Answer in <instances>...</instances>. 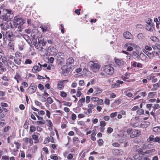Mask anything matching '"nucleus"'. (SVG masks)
Listing matches in <instances>:
<instances>
[{
    "mask_svg": "<svg viewBox=\"0 0 160 160\" xmlns=\"http://www.w3.org/2000/svg\"><path fill=\"white\" fill-rule=\"evenodd\" d=\"M1 59L2 62H0V71L1 72H5L6 71V68L3 64L8 68H13L14 67H16L12 61L6 57H2Z\"/></svg>",
    "mask_w": 160,
    "mask_h": 160,
    "instance_id": "nucleus-1",
    "label": "nucleus"
},
{
    "mask_svg": "<svg viewBox=\"0 0 160 160\" xmlns=\"http://www.w3.org/2000/svg\"><path fill=\"white\" fill-rule=\"evenodd\" d=\"M1 32L3 34V39L5 40L6 38H8L10 41L13 40L14 35L11 31H1Z\"/></svg>",
    "mask_w": 160,
    "mask_h": 160,
    "instance_id": "nucleus-2",
    "label": "nucleus"
},
{
    "mask_svg": "<svg viewBox=\"0 0 160 160\" xmlns=\"http://www.w3.org/2000/svg\"><path fill=\"white\" fill-rule=\"evenodd\" d=\"M22 56L21 54L19 52H16L15 53L14 57V63L16 66V67L18 68L16 65H20L22 62Z\"/></svg>",
    "mask_w": 160,
    "mask_h": 160,
    "instance_id": "nucleus-3",
    "label": "nucleus"
},
{
    "mask_svg": "<svg viewBox=\"0 0 160 160\" xmlns=\"http://www.w3.org/2000/svg\"><path fill=\"white\" fill-rule=\"evenodd\" d=\"M117 138L119 142L123 143L126 141L127 137L125 132L121 131L117 134Z\"/></svg>",
    "mask_w": 160,
    "mask_h": 160,
    "instance_id": "nucleus-4",
    "label": "nucleus"
},
{
    "mask_svg": "<svg viewBox=\"0 0 160 160\" xmlns=\"http://www.w3.org/2000/svg\"><path fill=\"white\" fill-rule=\"evenodd\" d=\"M146 23H147L146 29L150 32H153L154 30V28L152 20L150 18H148L146 20Z\"/></svg>",
    "mask_w": 160,
    "mask_h": 160,
    "instance_id": "nucleus-5",
    "label": "nucleus"
},
{
    "mask_svg": "<svg viewBox=\"0 0 160 160\" xmlns=\"http://www.w3.org/2000/svg\"><path fill=\"white\" fill-rule=\"evenodd\" d=\"M124 46L128 51H131L133 50V48H136L138 47L137 45L130 42L126 43Z\"/></svg>",
    "mask_w": 160,
    "mask_h": 160,
    "instance_id": "nucleus-6",
    "label": "nucleus"
},
{
    "mask_svg": "<svg viewBox=\"0 0 160 160\" xmlns=\"http://www.w3.org/2000/svg\"><path fill=\"white\" fill-rule=\"evenodd\" d=\"M91 67L92 71L94 72L98 71L100 68V65L98 63L92 62Z\"/></svg>",
    "mask_w": 160,
    "mask_h": 160,
    "instance_id": "nucleus-7",
    "label": "nucleus"
},
{
    "mask_svg": "<svg viewBox=\"0 0 160 160\" xmlns=\"http://www.w3.org/2000/svg\"><path fill=\"white\" fill-rule=\"evenodd\" d=\"M114 60L116 64L119 66H124L126 64V62L124 59L115 58Z\"/></svg>",
    "mask_w": 160,
    "mask_h": 160,
    "instance_id": "nucleus-8",
    "label": "nucleus"
},
{
    "mask_svg": "<svg viewBox=\"0 0 160 160\" xmlns=\"http://www.w3.org/2000/svg\"><path fill=\"white\" fill-rule=\"evenodd\" d=\"M104 71L107 74L111 75L113 72V69L111 66L106 65L105 66Z\"/></svg>",
    "mask_w": 160,
    "mask_h": 160,
    "instance_id": "nucleus-9",
    "label": "nucleus"
},
{
    "mask_svg": "<svg viewBox=\"0 0 160 160\" xmlns=\"http://www.w3.org/2000/svg\"><path fill=\"white\" fill-rule=\"evenodd\" d=\"M57 60L59 61L60 62H63L64 58V54L63 53L59 52L56 55Z\"/></svg>",
    "mask_w": 160,
    "mask_h": 160,
    "instance_id": "nucleus-10",
    "label": "nucleus"
},
{
    "mask_svg": "<svg viewBox=\"0 0 160 160\" xmlns=\"http://www.w3.org/2000/svg\"><path fill=\"white\" fill-rule=\"evenodd\" d=\"M146 78L148 80H151L152 83H155L158 81L157 78L154 76L153 73H152L147 76Z\"/></svg>",
    "mask_w": 160,
    "mask_h": 160,
    "instance_id": "nucleus-11",
    "label": "nucleus"
},
{
    "mask_svg": "<svg viewBox=\"0 0 160 160\" xmlns=\"http://www.w3.org/2000/svg\"><path fill=\"white\" fill-rule=\"evenodd\" d=\"M147 147V145H144L140 148L137 149L136 152L140 154L145 155V152H143V150L144 149L146 148Z\"/></svg>",
    "mask_w": 160,
    "mask_h": 160,
    "instance_id": "nucleus-12",
    "label": "nucleus"
},
{
    "mask_svg": "<svg viewBox=\"0 0 160 160\" xmlns=\"http://www.w3.org/2000/svg\"><path fill=\"white\" fill-rule=\"evenodd\" d=\"M140 134L141 132L139 131L134 129L132 131L130 135V137L132 138H133L140 135Z\"/></svg>",
    "mask_w": 160,
    "mask_h": 160,
    "instance_id": "nucleus-13",
    "label": "nucleus"
},
{
    "mask_svg": "<svg viewBox=\"0 0 160 160\" xmlns=\"http://www.w3.org/2000/svg\"><path fill=\"white\" fill-rule=\"evenodd\" d=\"M68 81V80H65L59 82L58 84V88L60 90H62L64 87V83Z\"/></svg>",
    "mask_w": 160,
    "mask_h": 160,
    "instance_id": "nucleus-14",
    "label": "nucleus"
},
{
    "mask_svg": "<svg viewBox=\"0 0 160 160\" xmlns=\"http://www.w3.org/2000/svg\"><path fill=\"white\" fill-rule=\"evenodd\" d=\"M61 69L62 71V73L64 76H67L69 72V69L68 68L67 66H63L61 68Z\"/></svg>",
    "mask_w": 160,
    "mask_h": 160,
    "instance_id": "nucleus-15",
    "label": "nucleus"
},
{
    "mask_svg": "<svg viewBox=\"0 0 160 160\" xmlns=\"http://www.w3.org/2000/svg\"><path fill=\"white\" fill-rule=\"evenodd\" d=\"M14 19L16 21V23L18 25L19 24L20 25V26L22 25L25 22V21L24 20L21 18H17V17H15Z\"/></svg>",
    "mask_w": 160,
    "mask_h": 160,
    "instance_id": "nucleus-16",
    "label": "nucleus"
},
{
    "mask_svg": "<svg viewBox=\"0 0 160 160\" xmlns=\"http://www.w3.org/2000/svg\"><path fill=\"white\" fill-rule=\"evenodd\" d=\"M123 35L124 37L127 39H130L132 38V34L128 31L124 32Z\"/></svg>",
    "mask_w": 160,
    "mask_h": 160,
    "instance_id": "nucleus-17",
    "label": "nucleus"
},
{
    "mask_svg": "<svg viewBox=\"0 0 160 160\" xmlns=\"http://www.w3.org/2000/svg\"><path fill=\"white\" fill-rule=\"evenodd\" d=\"M41 70V67H39L37 65H34L32 69V71L33 73H37Z\"/></svg>",
    "mask_w": 160,
    "mask_h": 160,
    "instance_id": "nucleus-18",
    "label": "nucleus"
},
{
    "mask_svg": "<svg viewBox=\"0 0 160 160\" xmlns=\"http://www.w3.org/2000/svg\"><path fill=\"white\" fill-rule=\"evenodd\" d=\"M155 153V150L154 149L147 150L145 151V154H147L148 155L151 156Z\"/></svg>",
    "mask_w": 160,
    "mask_h": 160,
    "instance_id": "nucleus-19",
    "label": "nucleus"
},
{
    "mask_svg": "<svg viewBox=\"0 0 160 160\" xmlns=\"http://www.w3.org/2000/svg\"><path fill=\"white\" fill-rule=\"evenodd\" d=\"M133 157L136 160H150V159L147 157H145L143 159H142L141 157H139L138 155H136L134 156Z\"/></svg>",
    "mask_w": 160,
    "mask_h": 160,
    "instance_id": "nucleus-20",
    "label": "nucleus"
},
{
    "mask_svg": "<svg viewBox=\"0 0 160 160\" xmlns=\"http://www.w3.org/2000/svg\"><path fill=\"white\" fill-rule=\"evenodd\" d=\"M40 28L41 29L42 31L43 32H45L48 29V24H44L41 26Z\"/></svg>",
    "mask_w": 160,
    "mask_h": 160,
    "instance_id": "nucleus-21",
    "label": "nucleus"
},
{
    "mask_svg": "<svg viewBox=\"0 0 160 160\" xmlns=\"http://www.w3.org/2000/svg\"><path fill=\"white\" fill-rule=\"evenodd\" d=\"M132 65L134 67H137L138 68H142V64L141 63L135 62H132Z\"/></svg>",
    "mask_w": 160,
    "mask_h": 160,
    "instance_id": "nucleus-22",
    "label": "nucleus"
},
{
    "mask_svg": "<svg viewBox=\"0 0 160 160\" xmlns=\"http://www.w3.org/2000/svg\"><path fill=\"white\" fill-rule=\"evenodd\" d=\"M36 87H30L28 88V91L29 93L32 94L34 92L36 91Z\"/></svg>",
    "mask_w": 160,
    "mask_h": 160,
    "instance_id": "nucleus-23",
    "label": "nucleus"
},
{
    "mask_svg": "<svg viewBox=\"0 0 160 160\" xmlns=\"http://www.w3.org/2000/svg\"><path fill=\"white\" fill-rule=\"evenodd\" d=\"M14 78L17 81L18 83L19 82V80H21V77L20 74L19 72H17L14 76Z\"/></svg>",
    "mask_w": 160,
    "mask_h": 160,
    "instance_id": "nucleus-24",
    "label": "nucleus"
},
{
    "mask_svg": "<svg viewBox=\"0 0 160 160\" xmlns=\"http://www.w3.org/2000/svg\"><path fill=\"white\" fill-rule=\"evenodd\" d=\"M23 140L26 142H29L31 145H32L33 144V141L31 138H23Z\"/></svg>",
    "mask_w": 160,
    "mask_h": 160,
    "instance_id": "nucleus-25",
    "label": "nucleus"
},
{
    "mask_svg": "<svg viewBox=\"0 0 160 160\" xmlns=\"http://www.w3.org/2000/svg\"><path fill=\"white\" fill-rule=\"evenodd\" d=\"M139 58L142 61H147L148 60L147 57L142 53H141L140 54Z\"/></svg>",
    "mask_w": 160,
    "mask_h": 160,
    "instance_id": "nucleus-26",
    "label": "nucleus"
},
{
    "mask_svg": "<svg viewBox=\"0 0 160 160\" xmlns=\"http://www.w3.org/2000/svg\"><path fill=\"white\" fill-rule=\"evenodd\" d=\"M160 86V80L158 82L156 83L153 84V88L152 89V90H156Z\"/></svg>",
    "mask_w": 160,
    "mask_h": 160,
    "instance_id": "nucleus-27",
    "label": "nucleus"
},
{
    "mask_svg": "<svg viewBox=\"0 0 160 160\" xmlns=\"http://www.w3.org/2000/svg\"><path fill=\"white\" fill-rule=\"evenodd\" d=\"M85 102V98H82L79 100L78 102V104L79 107H81L83 106V103H84Z\"/></svg>",
    "mask_w": 160,
    "mask_h": 160,
    "instance_id": "nucleus-28",
    "label": "nucleus"
},
{
    "mask_svg": "<svg viewBox=\"0 0 160 160\" xmlns=\"http://www.w3.org/2000/svg\"><path fill=\"white\" fill-rule=\"evenodd\" d=\"M74 61L72 58H70L67 60L66 64L67 65L72 64L73 63Z\"/></svg>",
    "mask_w": 160,
    "mask_h": 160,
    "instance_id": "nucleus-29",
    "label": "nucleus"
},
{
    "mask_svg": "<svg viewBox=\"0 0 160 160\" xmlns=\"http://www.w3.org/2000/svg\"><path fill=\"white\" fill-rule=\"evenodd\" d=\"M51 53L52 55H56L58 53V50L57 49L54 48V47H52L50 49Z\"/></svg>",
    "mask_w": 160,
    "mask_h": 160,
    "instance_id": "nucleus-30",
    "label": "nucleus"
},
{
    "mask_svg": "<svg viewBox=\"0 0 160 160\" xmlns=\"http://www.w3.org/2000/svg\"><path fill=\"white\" fill-rule=\"evenodd\" d=\"M51 159L53 160H61L62 158L60 157L55 155H51L50 157Z\"/></svg>",
    "mask_w": 160,
    "mask_h": 160,
    "instance_id": "nucleus-31",
    "label": "nucleus"
},
{
    "mask_svg": "<svg viewBox=\"0 0 160 160\" xmlns=\"http://www.w3.org/2000/svg\"><path fill=\"white\" fill-rule=\"evenodd\" d=\"M154 136L153 135H150L149 138L147 139V141L150 143L154 141Z\"/></svg>",
    "mask_w": 160,
    "mask_h": 160,
    "instance_id": "nucleus-32",
    "label": "nucleus"
},
{
    "mask_svg": "<svg viewBox=\"0 0 160 160\" xmlns=\"http://www.w3.org/2000/svg\"><path fill=\"white\" fill-rule=\"evenodd\" d=\"M115 151L118 155H122L123 153V151L121 149H116Z\"/></svg>",
    "mask_w": 160,
    "mask_h": 160,
    "instance_id": "nucleus-33",
    "label": "nucleus"
},
{
    "mask_svg": "<svg viewBox=\"0 0 160 160\" xmlns=\"http://www.w3.org/2000/svg\"><path fill=\"white\" fill-rule=\"evenodd\" d=\"M150 38L152 41L155 42H158L159 41V39L156 36H152Z\"/></svg>",
    "mask_w": 160,
    "mask_h": 160,
    "instance_id": "nucleus-34",
    "label": "nucleus"
},
{
    "mask_svg": "<svg viewBox=\"0 0 160 160\" xmlns=\"http://www.w3.org/2000/svg\"><path fill=\"white\" fill-rule=\"evenodd\" d=\"M96 82V80L94 79H91L90 80V82H88L87 85V87H88L90 84H93L95 83Z\"/></svg>",
    "mask_w": 160,
    "mask_h": 160,
    "instance_id": "nucleus-35",
    "label": "nucleus"
},
{
    "mask_svg": "<svg viewBox=\"0 0 160 160\" xmlns=\"http://www.w3.org/2000/svg\"><path fill=\"white\" fill-rule=\"evenodd\" d=\"M32 139L35 140L34 142L35 143H37L38 142V137L36 135H32Z\"/></svg>",
    "mask_w": 160,
    "mask_h": 160,
    "instance_id": "nucleus-36",
    "label": "nucleus"
},
{
    "mask_svg": "<svg viewBox=\"0 0 160 160\" xmlns=\"http://www.w3.org/2000/svg\"><path fill=\"white\" fill-rule=\"evenodd\" d=\"M34 45L37 49L41 51H42L43 48L42 47H40V44H38V43L37 44L35 43V44H34Z\"/></svg>",
    "mask_w": 160,
    "mask_h": 160,
    "instance_id": "nucleus-37",
    "label": "nucleus"
},
{
    "mask_svg": "<svg viewBox=\"0 0 160 160\" xmlns=\"http://www.w3.org/2000/svg\"><path fill=\"white\" fill-rule=\"evenodd\" d=\"M38 98L42 102H45L46 101V99L44 96L42 95H39Z\"/></svg>",
    "mask_w": 160,
    "mask_h": 160,
    "instance_id": "nucleus-38",
    "label": "nucleus"
},
{
    "mask_svg": "<svg viewBox=\"0 0 160 160\" xmlns=\"http://www.w3.org/2000/svg\"><path fill=\"white\" fill-rule=\"evenodd\" d=\"M124 93L127 96L129 97H131L132 96V94L131 92H128L127 90H125L124 91Z\"/></svg>",
    "mask_w": 160,
    "mask_h": 160,
    "instance_id": "nucleus-39",
    "label": "nucleus"
},
{
    "mask_svg": "<svg viewBox=\"0 0 160 160\" xmlns=\"http://www.w3.org/2000/svg\"><path fill=\"white\" fill-rule=\"evenodd\" d=\"M153 131L155 132H160V127H156L153 128Z\"/></svg>",
    "mask_w": 160,
    "mask_h": 160,
    "instance_id": "nucleus-40",
    "label": "nucleus"
},
{
    "mask_svg": "<svg viewBox=\"0 0 160 160\" xmlns=\"http://www.w3.org/2000/svg\"><path fill=\"white\" fill-rule=\"evenodd\" d=\"M130 77V74L126 73H125L124 77L122 78V79L125 80L126 79H128Z\"/></svg>",
    "mask_w": 160,
    "mask_h": 160,
    "instance_id": "nucleus-41",
    "label": "nucleus"
},
{
    "mask_svg": "<svg viewBox=\"0 0 160 160\" xmlns=\"http://www.w3.org/2000/svg\"><path fill=\"white\" fill-rule=\"evenodd\" d=\"M140 125V122H136L133 123L131 124V126L134 128H136L138 127Z\"/></svg>",
    "mask_w": 160,
    "mask_h": 160,
    "instance_id": "nucleus-42",
    "label": "nucleus"
},
{
    "mask_svg": "<svg viewBox=\"0 0 160 160\" xmlns=\"http://www.w3.org/2000/svg\"><path fill=\"white\" fill-rule=\"evenodd\" d=\"M137 113L139 115H142L144 114V110L141 109H138L137 111Z\"/></svg>",
    "mask_w": 160,
    "mask_h": 160,
    "instance_id": "nucleus-43",
    "label": "nucleus"
},
{
    "mask_svg": "<svg viewBox=\"0 0 160 160\" xmlns=\"http://www.w3.org/2000/svg\"><path fill=\"white\" fill-rule=\"evenodd\" d=\"M156 92H152L148 93V96L150 98H152L156 94Z\"/></svg>",
    "mask_w": 160,
    "mask_h": 160,
    "instance_id": "nucleus-44",
    "label": "nucleus"
},
{
    "mask_svg": "<svg viewBox=\"0 0 160 160\" xmlns=\"http://www.w3.org/2000/svg\"><path fill=\"white\" fill-rule=\"evenodd\" d=\"M92 108H88L87 109V111L85 112V114H86L87 115H88L89 114L91 113L92 112Z\"/></svg>",
    "mask_w": 160,
    "mask_h": 160,
    "instance_id": "nucleus-45",
    "label": "nucleus"
},
{
    "mask_svg": "<svg viewBox=\"0 0 160 160\" xmlns=\"http://www.w3.org/2000/svg\"><path fill=\"white\" fill-rule=\"evenodd\" d=\"M120 85L118 83H114L111 85V88H117L119 87Z\"/></svg>",
    "mask_w": 160,
    "mask_h": 160,
    "instance_id": "nucleus-46",
    "label": "nucleus"
},
{
    "mask_svg": "<svg viewBox=\"0 0 160 160\" xmlns=\"http://www.w3.org/2000/svg\"><path fill=\"white\" fill-rule=\"evenodd\" d=\"M132 55L135 58H139V55L136 52L133 51L132 52Z\"/></svg>",
    "mask_w": 160,
    "mask_h": 160,
    "instance_id": "nucleus-47",
    "label": "nucleus"
},
{
    "mask_svg": "<svg viewBox=\"0 0 160 160\" xmlns=\"http://www.w3.org/2000/svg\"><path fill=\"white\" fill-rule=\"evenodd\" d=\"M60 95L63 98H65L67 96L66 93L65 92L63 91L60 92Z\"/></svg>",
    "mask_w": 160,
    "mask_h": 160,
    "instance_id": "nucleus-48",
    "label": "nucleus"
},
{
    "mask_svg": "<svg viewBox=\"0 0 160 160\" xmlns=\"http://www.w3.org/2000/svg\"><path fill=\"white\" fill-rule=\"evenodd\" d=\"M152 53H153V56H158L159 57L160 54V52L158 51V52H155L153 51L152 52Z\"/></svg>",
    "mask_w": 160,
    "mask_h": 160,
    "instance_id": "nucleus-49",
    "label": "nucleus"
},
{
    "mask_svg": "<svg viewBox=\"0 0 160 160\" xmlns=\"http://www.w3.org/2000/svg\"><path fill=\"white\" fill-rule=\"evenodd\" d=\"M117 113L118 112H117L112 113L110 115V117L112 118H113L117 115Z\"/></svg>",
    "mask_w": 160,
    "mask_h": 160,
    "instance_id": "nucleus-50",
    "label": "nucleus"
},
{
    "mask_svg": "<svg viewBox=\"0 0 160 160\" xmlns=\"http://www.w3.org/2000/svg\"><path fill=\"white\" fill-rule=\"evenodd\" d=\"M103 143V141L101 139H100L98 141V144L99 146H102Z\"/></svg>",
    "mask_w": 160,
    "mask_h": 160,
    "instance_id": "nucleus-51",
    "label": "nucleus"
},
{
    "mask_svg": "<svg viewBox=\"0 0 160 160\" xmlns=\"http://www.w3.org/2000/svg\"><path fill=\"white\" fill-rule=\"evenodd\" d=\"M137 38L139 39H142L144 38V36L142 33H140L138 35Z\"/></svg>",
    "mask_w": 160,
    "mask_h": 160,
    "instance_id": "nucleus-52",
    "label": "nucleus"
},
{
    "mask_svg": "<svg viewBox=\"0 0 160 160\" xmlns=\"http://www.w3.org/2000/svg\"><path fill=\"white\" fill-rule=\"evenodd\" d=\"M14 143L15 144L17 149H19L21 146V144L18 142L15 141L14 142Z\"/></svg>",
    "mask_w": 160,
    "mask_h": 160,
    "instance_id": "nucleus-53",
    "label": "nucleus"
},
{
    "mask_svg": "<svg viewBox=\"0 0 160 160\" xmlns=\"http://www.w3.org/2000/svg\"><path fill=\"white\" fill-rule=\"evenodd\" d=\"M97 103L98 104L102 105L103 104V100L101 99H98V101Z\"/></svg>",
    "mask_w": 160,
    "mask_h": 160,
    "instance_id": "nucleus-54",
    "label": "nucleus"
},
{
    "mask_svg": "<svg viewBox=\"0 0 160 160\" xmlns=\"http://www.w3.org/2000/svg\"><path fill=\"white\" fill-rule=\"evenodd\" d=\"M106 125V122L104 121H102L100 122V126L101 127H104Z\"/></svg>",
    "mask_w": 160,
    "mask_h": 160,
    "instance_id": "nucleus-55",
    "label": "nucleus"
},
{
    "mask_svg": "<svg viewBox=\"0 0 160 160\" xmlns=\"http://www.w3.org/2000/svg\"><path fill=\"white\" fill-rule=\"evenodd\" d=\"M46 121L48 126H49L50 127H51L52 126V123L50 120H47Z\"/></svg>",
    "mask_w": 160,
    "mask_h": 160,
    "instance_id": "nucleus-56",
    "label": "nucleus"
},
{
    "mask_svg": "<svg viewBox=\"0 0 160 160\" xmlns=\"http://www.w3.org/2000/svg\"><path fill=\"white\" fill-rule=\"evenodd\" d=\"M47 102L51 104L53 103V101L51 97H48L47 98Z\"/></svg>",
    "mask_w": 160,
    "mask_h": 160,
    "instance_id": "nucleus-57",
    "label": "nucleus"
},
{
    "mask_svg": "<svg viewBox=\"0 0 160 160\" xmlns=\"http://www.w3.org/2000/svg\"><path fill=\"white\" fill-rule=\"evenodd\" d=\"M45 120L38 121H37V123L38 125L44 124L45 123Z\"/></svg>",
    "mask_w": 160,
    "mask_h": 160,
    "instance_id": "nucleus-58",
    "label": "nucleus"
},
{
    "mask_svg": "<svg viewBox=\"0 0 160 160\" xmlns=\"http://www.w3.org/2000/svg\"><path fill=\"white\" fill-rule=\"evenodd\" d=\"M8 46L11 49H13L14 48V45L13 43L11 42H9L8 44Z\"/></svg>",
    "mask_w": 160,
    "mask_h": 160,
    "instance_id": "nucleus-59",
    "label": "nucleus"
},
{
    "mask_svg": "<svg viewBox=\"0 0 160 160\" xmlns=\"http://www.w3.org/2000/svg\"><path fill=\"white\" fill-rule=\"evenodd\" d=\"M2 159L3 160H9V157L8 156L4 155L2 156Z\"/></svg>",
    "mask_w": 160,
    "mask_h": 160,
    "instance_id": "nucleus-60",
    "label": "nucleus"
},
{
    "mask_svg": "<svg viewBox=\"0 0 160 160\" xmlns=\"http://www.w3.org/2000/svg\"><path fill=\"white\" fill-rule=\"evenodd\" d=\"M50 138L49 137H48L45 138L44 141V143L47 144L50 141Z\"/></svg>",
    "mask_w": 160,
    "mask_h": 160,
    "instance_id": "nucleus-61",
    "label": "nucleus"
},
{
    "mask_svg": "<svg viewBox=\"0 0 160 160\" xmlns=\"http://www.w3.org/2000/svg\"><path fill=\"white\" fill-rule=\"evenodd\" d=\"M95 106L93 105L92 103H90L88 104V107L89 108H92L93 109V108L95 107Z\"/></svg>",
    "mask_w": 160,
    "mask_h": 160,
    "instance_id": "nucleus-62",
    "label": "nucleus"
},
{
    "mask_svg": "<svg viewBox=\"0 0 160 160\" xmlns=\"http://www.w3.org/2000/svg\"><path fill=\"white\" fill-rule=\"evenodd\" d=\"M32 62V61L29 59H27L25 61V63L26 64H31Z\"/></svg>",
    "mask_w": 160,
    "mask_h": 160,
    "instance_id": "nucleus-63",
    "label": "nucleus"
},
{
    "mask_svg": "<svg viewBox=\"0 0 160 160\" xmlns=\"http://www.w3.org/2000/svg\"><path fill=\"white\" fill-rule=\"evenodd\" d=\"M154 142H157L158 143H160V138L158 137H156L154 138Z\"/></svg>",
    "mask_w": 160,
    "mask_h": 160,
    "instance_id": "nucleus-64",
    "label": "nucleus"
}]
</instances>
